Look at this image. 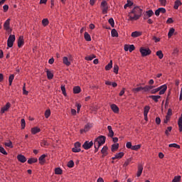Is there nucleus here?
Masks as SVG:
<instances>
[{
	"instance_id": "4",
	"label": "nucleus",
	"mask_w": 182,
	"mask_h": 182,
	"mask_svg": "<svg viewBox=\"0 0 182 182\" xmlns=\"http://www.w3.org/2000/svg\"><path fill=\"white\" fill-rule=\"evenodd\" d=\"M139 52L141 54V56H149V55H151V50L149 48H141L139 49Z\"/></svg>"
},
{
	"instance_id": "23",
	"label": "nucleus",
	"mask_w": 182,
	"mask_h": 182,
	"mask_svg": "<svg viewBox=\"0 0 182 182\" xmlns=\"http://www.w3.org/2000/svg\"><path fill=\"white\" fill-rule=\"evenodd\" d=\"M130 6H133V1L127 0V4L124 6V9H127V8H130Z\"/></svg>"
},
{
	"instance_id": "40",
	"label": "nucleus",
	"mask_w": 182,
	"mask_h": 182,
	"mask_svg": "<svg viewBox=\"0 0 182 182\" xmlns=\"http://www.w3.org/2000/svg\"><path fill=\"white\" fill-rule=\"evenodd\" d=\"M4 145L6 146V147H9L10 149L14 148V145H12V141H9L8 142H5Z\"/></svg>"
},
{
	"instance_id": "53",
	"label": "nucleus",
	"mask_w": 182,
	"mask_h": 182,
	"mask_svg": "<svg viewBox=\"0 0 182 182\" xmlns=\"http://www.w3.org/2000/svg\"><path fill=\"white\" fill-rule=\"evenodd\" d=\"M161 6H166L167 5V0H159Z\"/></svg>"
},
{
	"instance_id": "25",
	"label": "nucleus",
	"mask_w": 182,
	"mask_h": 182,
	"mask_svg": "<svg viewBox=\"0 0 182 182\" xmlns=\"http://www.w3.org/2000/svg\"><path fill=\"white\" fill-rule=\"evenodd\" d=\"M84 38L87 42H90V41H92V37H90V34L87 32L84 33Z\"/></svg>"
},
{
	"instance_id": "14",
	"label": "nucleus",
	"mask_w": 182,
	"mask_h": 182,
	"mask_svg": "<svg viewBox=\"0 0 182 182\" xmlns=\"http://www.w3.org/2000/svg\"><path fill=\"white\" fill-rule=\"evenodd\" d=\"M10 23H11V18H8L5 21V23L4 24V29H6V31H9V29H10V26H9Z\"/></svg>"
},
{
	"instance_id": "43",
	"label": "nucleus",
	"mask_w": 182,
	"mask_h": 182,
	"mask_svg": "<svg viewBox=\"0 0 182 182\" xmlns=\"http://www.w3.org/2000/svg\"><path fill=\"white\" fill-rule=\"evenodd\" d=\"M168 147H170V148L173 147V149H180V145H178L176 143H173V144H170L168 145Z\"/></svg>"
},
{
	"instance_id": "28",
	"label": "nucleus",
	"mask_w": 182,
	"mask_h": 182,
	"mask_svg": "<svg viewBox=\"0 0 182 182\" xmlns=\"http://www.w3.org/2000/svg\"><path fill=\"white\" fill-rule=\"evenodd\" d=\"M174 32H176V29H174V28H171L168 33V37L171 38V36H173V35H174Z\"/></svg>"
},
{
	"instance_id": "31",
	"label": "nucleus",
	"mask_w": 182,
	"mask_h": 182,
	"mask_svg": "<svg viewBox=\"0 0 182 182\" xmlns=\"http://www.w3.org/2000/svg\"><path fill=\"white\" fill-rule=\"evenodd\" d=\"M141 90H143V87H138L132 89L134 93H139V92H141Z\"/></svg>"
},
{
	"instance_id": "36",
	"label": "nucleus",
	"mask_w": 182,
	"mask_h": 182,
	"mask_svg": "<svg viewBox=\"0 0 182 182\" xmlns=\"http://www.w3.org/2000/svg\"><path fill=\"white\" fill-rule=\"evenodd\" d=\"M101 153L103 156H107V146H104L101 150Z\"/></svg>"
},
{
	"instance_id": "37",
	"label": "nucleus",
	"mask_w": 182,
	"mask_h": 182,
	"mask_svg": "<svg viewBox=\"0 0 182 182\" xmlns=\"http://www.w3.org/2000/svg\"><path fill=\"white\" fill-rule=\"evenodd\" d=\"M38 161V159L36 158H31L28 160V164H32L33 163H36Z\"/></svg>"
},
{
	"instance_id": "11",
	"label": "nucleus",
	"mask_w": 182,
	"mask_h": 182,
	"mask_svg": "<svg viewBox=\"0 0 182 182\" xmlns=\"http://www.w3.org/2000/svg\"><path fill=\"white\" fill-rule=\"evenodd\" d=\"M46 154H43L42 156H41L38 159V161L39 164L41 166H43V164H45V163H46Z\"/></svg>"
},
{
	"instance_id": "24",
	"label": "nucleus",
	"mask_w": 182,
	"mask_h": 182,
	"mask_svg": "<svg viewBox=\"0 0 182 182\" xmlns=\"http://www.w3.org/2000/svg\"><path fill=\"white\" fill-rule=\"evenodd\" d=\"M82 91V89L79 86H75L73 87V93L75 95H78V93H80Z\"/></svg>"
},
{
	"instance_id": "50",
	"label": "nucleus",
	"mask_w": 182,
	"mask_h": 182,
	"mask_svg": "<svg viewBox=\"0 0 182 182\" xmlns=\"http://www.w3.org/2000/svg\"><path fill=\"white\" fill-rule=\"evenodd\" d=\"M108 22L111 25L112 28H114V20H113V18H110L108 20Z\"/></svg>"
},
{
	"instance_id": "35",
	"label": "nucleus",
	"mask_w": 182,
	"mask_h": 182,
	"mask_svg": "<svg viewBox=\"0 0 182 182\" xmlns=\"http://www.w3.org/2000/svg\"><path fill=\"white\" fill-rule=\"evenodd\" d=\"M146 16H148V18H151V16H153V15H154V12L153 11V10H149L146 11Z\"/></svg>"
},
{
	"instance_id": "47",
	"label": "nucleus",
	"mask_w": 182,
	"mask_h": 182,
	"mask_svg": "<svg viewBox=\"0 0 182 182\" xmlns=\"http://www.w3.org/2000/svg\"><path fill=\"white\" fill-rule=\"evenodd\" d=\"M0 153L4 154V156H8V152L5 150V149L2 146H0Z\"/></svg>"
},
{
	"instance_id": "29",
	"label": "nucleus",
	"mask_w": 182,
	"mask_h": 182,
	"mask_svg": "<svg viewBox=\"0 0 182 182\" xmlns=\"http://www.w3.org/2000/svg\"><path fill=\"white\" fill-rule=\"evenodd\" d=\"M156 55L159 59H163V58H164V54H163V51H161V50H158Z\"/></svg>"
},
{
	"instance_id": "58",
	"label": "nucleus",
	"mask_w": 182,
	"mask_h": 182,
	"mask_svg": "<svg viewBox=\"0 0 182 182\" xmlns=\"http://www.w3.org/2000/svg\"><path fill=\"white\" fill-rule=\"evenodd\" d=\"M155 122L156 124H160V123H161V119H160V117H156Z\"/></svg>"
},
{
	"instance_id": "49",
	"label": "nucleus",
	"mask_w": 182,
	"mask_h": 182,
	"mask_svg": "<svg viewBox=\"0 0 182 182\" xmlns=\"http://www.w3.org/2000/svg\"><path fill=\"white\" fill-rule=\"evenodd\" d=\"M132 162V159H127L123 165L124 167H127V166H129L130 164V163Z\"/></svg>"
},
{
	"instance_id": "56",
	"label": "nucleus",
	"mask_w": 182,
	"mask_h": 182,
	"mask_svg": "<svg viewBox=\"0 0 182 182\" xmlns=\"http://www.w3.org/2000/svg\"><path fill=\"white\" fill-rule=\"evenodd\" d=\"M152 39L153 41H154L155 43H157V42H160V38H158L156 36H154Z\"/></svg>"
},
{
	"instance_id": "54",
	"label": "nucleus",
	"mask_w": 182,
	"mask_h": 182,
	"mask_svg": "<svg viewBox=\"0 0 182 182\" xmlns=\"http://www.w3.org/2000/svg\"><path fill=\"white\" fill-rule=\"evenodd\" d=\"M26 126V123L25 122V119H21V129H25V127Z\"/></svg>"
},
{
	"instance_id": "19",
	"label": "nucleus",
	"mask_w": 182,
	"mask_h": 182,
	"mask_svg": "<svg viewBox=\"0 0 182 182\" xmlns=\"http://www.w3.org/2000/svg\"><path fill=\"white\" fill-rule=\"evenodd\" d=\"M111 109L114 113H119V107L116 104L111 105Z\"/></svg>"
},
{
	"instance_id": "20",
	"label": "nucleus",
	"mask_w": 182,
	"mask_h": 182,
	"mask_svg": "<svg viewBox=\"0 0 182 182\" xmlns=\"http://www.w3.org/2000/svg\"><path fill=\"white\" fill-rule=\"evenodd\" d=\"M23 36H20L18 38V48H21L22 46H23Z\"/></svg>"
},
{
	"instance_id": "44",
	"label": "nucleus",
	"mask_w": 182,
	"mask_h": 182,
	"mask_svg": "<svg viewBox=\"0 0 182 182\" xmlns=\"http://www.w3.org/2000/svg\"><path fill=\"white\" fill-rule=\"evenodd\" d=\"M149 112H150V107L145 106L144 108V114H149Z\"/></svg>"
},
{
	"instance_id": "13",
	"label": "nucleus",
	"mask_w": 182,
	"mask_h": 182,
	"mask_svg": "<svg viewBox=\"0 0 182 182\" xmlns=\"http://www.w3.org/2000/svg\"><path fill=\"white\" fill-rule=\"evenodd\" d=\"M17 160L20 161V163H26V157L22 154H18L17 156Z\"/></svg>"
},
{
	"instance_id": "60",
	"label": "nucleus",
	"mask_w": 182,
	"mask_h": 182,
	"mask_svg": "<svg viewBox=\"0 0 182 182\" xmlns=\"http://www.w3.org/2000/svg\"><path fill=\"white\" fill-rule=\"evenodd\" d=\"M173 22H174L173 18H168L166 21V23H173Z\"/></svg>"
},
{
	"instance_id": "16",
	"label": "nucleus",
	"mask_w": 182,
	"mask_h": 182,
	"mask_svg": "<svg viewBox=\"0 0 182 182\" xmlns=\"http://www.w3.org/2000/svg\"><path fill=\"white\" fill-rule=\"evenodd\" d=\"M149 98L152 99V100H154V102L157 103L159 102V99H161V96H160V95H150Z\"/></svg>"
},
{
	"instance_id": "2",
	"label": "nucleus",
	"mask_w": 182,
	"mask_h": 182,
	"mask_svg": "<svg viewBox=\"0 0 182 182\" xmlns=\"http://www.w3.org/2000/svg\"><path fill=\"white\" fill-rule=\"evenodd\" d=\"M105 143H106V136L101 135L97 137L94 140L95 153H97V151H99L100 146H103Z\"/></svg>"
},
{
	"instance_id": "32",
	"label": "nucleus",
	"mask_w": 182,
	"mask_h": 182,
	"mask_svg": "<svg viewBox=\"0 0 182 182\" xmlns=\"http://www.w3.org/2000/svg\"><path fill=\"white\" fill-rule=\"evenodd\" d=\"M93 125H92V124L90 123H87V124H85V127H84V130H85V132H89V130H90V129H92Z\"/></svg>"
},
{
	"instance_id": "62",
	"label": "nucleus",
	"mask_w": 182,
	"mask_h": 182,
	"mask_svg": "<svg viewBox=\"0 0 182 182\" xmlns=\"http://www.w3.org/2000/svg\"><path fill=\"white\" fill-rule=\"evenodd\" d=\"M77 112L79 113L80 112V107H82V105L80 104H77Z\"/></svg>"
},
{
	"instance_id": "33",
	"label": "nucleus",
	"mask_w": 182,
	"mask_h": 182,
	"mask_svg": "<svg viewBox=\"0 0 182 182\" xmlns=\"http://www.w3.org/2000/svg\"><path fill=\"white\" fill-rule=\"evenodd\" d=\"M181 181V176H174L173 179L172 180V182H180Z\"/></svg>"
},
{
	"instance_id": "17",
	"label": "nucleus",
	"mask_w": 182,
	"mask_h": 182,
	"mask_svg": "<svg viewBox=\"0 0 182 182\" xmlns=\"http://www.w3.org/2000/svg\"><path fill=\"white\" fill-rule=\"evenodd\" d=\"M143 173V165H139L138 166V171L136 173V176L140 177L141 176V173Z\"/></svg>"
},
{
	"instance_id": "38",
	"label": "nucleus",
	"mask_w": 182,
	"mask_h": 182,
	"mask_svg": "<svg viewBox=\"0 0 182 182\" xmlns=\"http://www.w3.org/2000/svg\"><path fill=\"white\" fill-rule=\"evenodd\" d=\"M141 148V144H137V145L132 146V150L137 151V150H139V149Z\"/></svg>"
},
{
	"instance_id": "45",
	"label": "nucleus",
	"mask_w": 182,
	"mask_h": 182,
	"mask_svg": "<svg viewBox=\"0 0 182 182\" xmlns=\"http://www.w3.org/2000/svg\"><path fill=\"white\" fill-rule=\"evenodd\" d=\"M171 130H173V127H168L166 130L165 131V134H166V136H169L170 135V132H171Z\"/></svg>"
},
{
	"instance_id": "1",
	"label": "nucleus",
	"mask_w": 182,
	"mask_h": 182,
	"mask_svg": "<svg viewBox=\"0 0 182 182\" xmlns=\"http://www.w3.org/2000/svg\"><path fill=\"white\" fill-rule=\"evenodd\" d=\"M143 15V9L140 6H135L128 13V21H139Z\"/></svg>"
},
{
	"instance_id": "48",
	"label": "nucleus",
	"mask_w": 182,
	"mask_h": 182,
	"mask_svg": "<svg viewBox=\"0 0 182 182\" xmlns=\"http://www.w3.org/2000/svg\"><path fill=\"white\" fill-rule=\"evenodd\" d=\"M74 166H75V162H73V161L70 160V161H68V167H69V168H72L73 167H74Z\"/></svg>"
},
{
	"instance_id": "9",
	"label": "nucleus",
	"mask_w": 182,
	"mask_h": 182,
	"mask_svg": "<svg viewBox=\"0 0 182 182\" xmlns=\"http://www.w3.org/2000/svg\"><path fill=\"white\" fill-rule=\"evenodd\" d=\"M80 143L79 141L77 142H75V144H74V147L72 149V151L73 153H79L80 152Z\"/></svg>"
},
{
	"instance_id": "61",
	"label": "nucleus",
	"mask_w": 182,
	"mask_h": 182,
	"mask_svg": "<svg viewBox=\"0 0 182 182\" xmlns=\"http://www.w3.org/2000/svg\"><path fill=\"white\" fill-rule=\"evenodd\" d=\"M159 12L160 14H166V9L164 8H159Z\"/></svg>"
},
{
	"instance_id": "42",
	"label": "nucleus",
	"mask_w": 182,
	"mask_h": 182,
	"mask_svg": "<svg viewBox=\"0 0 182 182\" xmlns=\"http://www.w3.org/2000/svg\"><path fill=\"white\" fill-rule=\"evenodd\" d=\"M117 149H119V144H114L112 145V151H115V150H117Z\"/></svg>"
},
{
	"instance_id": "15",
	"label": "nucleus",
	"mask_w": 182,
	"mask_h": 182,
	"mask_svg": "<svg viewBox=\"0 0 182 182\" xmlns=\"http://www.w3.org/2000/svg\"><path fill=\"white\" fill-rule=\"evenodd\" d=\"M46 75H47V77L49 80H51V79H53V72L49 70H46Z\"/></svg>"
},
{
	"instance_id": "51",
	"label": "nucleus",
	"mask_w": 182,
	"mask_h": 182,
	"mask_svg": "<svg viewBox=\"0 0 182 182\" xmlns=\"http://www.w3.org/2000/svg\"><path fill=\"white\" fill-rule=\"evenodd\" d=\"M26 84L24 83V85H23V95H26V96H28L29 92L26 91Z\"/></svg>"
},
{
	"instance_id": "59",
	"label": "nucleus",
	"mask_w": 182,
	"mask_h": 182,
	"mask_svg": "<svg viewBox=\"0 0 182 182\" xmlns=\"http://www.w3.org/2000/svg\"><path fill=\"white\" fill-rule=\"evenodd\" d=\"M173 114V111L171 110V109H168V112H167V114H166V116H169V117H170V116H171Z\"/></svg>"
},
{
	"instance_id": "64",
	"label": "nucleus",
	"mask_w": 182,
	"mask_h": 182,
	"mask_svg": "<svg viewBox=\"0 0 182 182\" xmlns=\"http://www.w3.org/2000/svg\"><path fill=\"white\" fill-rule=\"evenodd\" d=\"M97 182H105V180H103V178L100 177L97 178Z\"/></svg>"
},
{
	"instance_id": "27",
	"label": "nucleus",
	"mask_w": 182,
	"mask_h": 182,
	"mask_svg": "<svg viewBox=\"0 0 182 182\" xmlns=\"http://www.w3.org/2000/svg\"><path fill=\"white\" fill-rule=\"evenodd\" d=\"M113 68V61L110 60L109 63L105 66V70H110Z\"/></svg>"
},
{
	"instance_id": "63",
	"label": "nucleus",
	"mask_w": 182,
	"mask_h": 182,
	"mask_svg": "<svg viewBox=\"0 0 182 182\" xmlns=\"http://www.w3.org/2000/svg\"><path fill=\"white\" fill-rule=\"evenodd\" d=\"M50 116V109H47L46 110V118L49 117Z\"/></svg>"
},
{
	"instance_id": "3",
	"label": "nucleus",
	"mask_w": 182,
	"mask_h": 182,
	"mask_svg": "<svg viewBox=\"0 0 182 182\" xmlns=\"http://www.w3.org/2000/svg\"><path fill=\"white\" fill-rule=\"evenodd\" d=\"M166 90H167V85L165 84L158 87L157 88L151 90V95H156L157 92H159V95H164Z\"/></svg>"
},
{
	"instance_id": "57",
	"label": "nucleus",
	"mask_w": 182,
	"mask_h": 182,
	"mask_svg": "<svg viewBox=\"0 0 182 182\" xmlns=\"http://www.w3.org/2000/svg\"><path fill=\"white\" fill-rule=\"evenodd\" d=\"M135 47L134 45H130L129 47V52H132V50H134Z\"/></svg>"
},
{
	"instance_id": "39",
	"label": "nucleus",
	"mask_w": 182,
	"mask_h": 182,
	"mask_svg": "<svg viewBox=\"0 0 182 182\" xmlns=\"http://www.w3.org/2000/svg\"><path fill=\"white\" fill-rule=\"evenodd\" d=\"M62 173H63V171L62 170V168H55V174L60 175V174H62Z\"/></svg>"
},
{
	"instance_id": "10",
	"label": "nucleus",
	"mask_w": 182,
	"mask_h": 182,
	"mask_svg": "<svg viewBox=\"0 0 182 182\" xmlns=\"http://www.w3.org/2000/svg\"><path fill=\"white\" fill-rule=\"evenodd\" d=\"M9 107H11V103L7 102L4 107H3L1 109V114H4L5 112H8L9 110Z\"/></svg>"
},
{
	"instance_id": "41",
	"label": "nucleus",
	"mask_w": 182,
	"mask_h": 182,
	"mask_svg": "<svg viewBox=\"0 0 182 182\" xmlns=\"http://www.w3.org/2000/svg\"><path fill=\"white\" fill-rule=\"evenodd\" d=\"M15 78L14 75H11L9 77V86L12 85V82H14V79Z\"/></svg>"
},
{
	"instance_id": "26",
	"label": "nucleus",
	"mask_w": 182,
	"mask_h": 182,
	"mask_svg": "<svg viewBox=\"0 0 182 182\" xmlns=\"http://www.w3.org/2000/svg\"><path fill=\"white\" fill-rule=\"evenodd\" d=\"M111 36L112 38H117V36H119V33H117L116 29L113 28L111 31Z\"/></svg>"
},
{
	"instance_id": "5",
	"label": "nucleus",
	"mask_w": 182,
	"mask_h": 182,
	"mask_svg": "<svg viewBox=\"0 0 182 182\" xmlns=\"http://www.w3.org/2000/svg\"><path fill=\"white\" fill-rule=\"evenodd\" d=\"M14 42H15V35H10L7 40V46L12 48L14 46Z\"/></svg>"
},
{
	"instance_id": "30",
	"label": "nucleus",
	"mask_w": 182,
	"mask_h": 182,
	"mask_svg": "<svg viewBox=\"0 0 182 182\" xmlns=\"http://www.w3.org/2000/svg\"><path fill=\"white\" fill-rule=\"evenodd\" d=\"M39 132H41V129H39L38 127H36L31 129L32 134H36V133H39Z\"/></svg>"
},
{
	"instance_id": "22",
	"label": "nucleus",
	"mask_w": 182,
	"mask_h": 182,
	"mask_svg": "<svg viewBox=\"0 0 182 182\" xmlns=\"http://www.w3.org/2000/svg\"><path fill=\"white\" fill-rule=\"evenodd\" d=\"M131 36L132 38H139V36H141V32L140 31H134L132 33Z\"/></svg>"
},
{
	"instance_id": "8",
	"label": "nucleus",
	"mask_w": 182,
	"mask_h": 182,
	"mask_svg": "<svg viewBox=\"0 0 182 182\" xmlns=\"http://www.w3.org/2000/svg\"><path fill=\"white\" fill-rule=\"evenodd\" d=\"M93 144H95V142H93L92 141H86L83 144H82V147L85 150H89V149H90Z\"/></svg>"
},
{
	"instance_id": "12",
	"label": "nucleus",
	"mask_w": 182,
	"mask_h": 182,
	"mask_svg": "<svg viewBox=\"0 0 182 182\" xmlns=\"http://www.w3.org/2000/svg\"><path fill=\"white\" fill-rule=\"evenodd\" d=\"M124 156V152H119V153H117L114 155V157L112 158V160H119L120 159H122L123 156Z\"/></svg>"
},
{
	"instance_id": "46",
	"label": "nucleus",
	"mask_w": 182,
	"mask_h": 182,
	"mask_svg": "<svg viewBox=\"0 0 182 182\" xmlns=\"http://www.w3.org/2000/svg\"><path fill=\"white\" fill-rule=\"evenodd\" d=\"M113 72H114V73H115L116 75H117V73H119V65H114Z\"/></svg>"
},
{
	"instance_id": "21",
	"label": "nucleus",
	"mask_w": 182,
	"mask_h": 182,
	"mask_svg": "<svg viewBox=\"0 0 182 182\" xmlns=\"http://www.w3.org/2000/svg\"><path fill=\"white\" fill-rule=\"evenodd\" d=\"M182 6L181 1H180V0L175 1L174 5H173V8L175 9H178V6Z\"/></svg>"
},
{
	"instance_id": "52",
	"label": "nucleus",
	"mask_w": 182,
	"mask_h": 182,
	"mask_svg": "<svg viewBox=\"0 0 182 182\" xmlns=\"http://www.w3.org/2000/svg\"><path fill=\"white\" fill-rule=\"evenodd\" d=\"M61 91L63 92V95L64 96H68V94H66V88L65 87V85H61Z\"/></svg>"
},
{
	"instance_id": "55",
	"label": "nucleus",
	"mask_w": 182,
	"mask_h": 182,
	"mask_svg": "<svg viewBox=\"0 0 182 182\" xmlns=\"http://www.w3.org/2000/svg\"><path fill=\"white\" fill-rule=\"evenodd\" d=\"M127 149H132L133 148V146L132 145V143L130 141L127 142L126 144Z\"/></svg>"
},
{
	"instance_id": "34",
	"label": "nucleus",
	"mask_w": 182,
	"mask_h": 182,
	"mask_svg": "<svg viewBox=\"0 0 182 182\" xmlns=\"http://www.w3.org/2000/svg\"><path fill=\"white\" fill-rule=\"evenodd\" d=\"M96 58V55L95 54L86 56L85 58V60H93Z\"/></svg>"
},
{
	"instance_id": "6",
	"label": "nucleus",
	"mask_w": 182,
	"mask_h": 182,
	"mask_svg": "<svg viewBox=\"0 0 182 182\" xmlns=\"http://www.w3.org/2000/svg\"><path fill=\"white\" fill-rule=\"evenodd\" d=\"M101 9L102 14H107V10L109 9V6H107V2L106 1H102L101 3Z\"/></svg>"
},
{
	"instance_id": "7",
	"label": "nucleus",
	"mask_w": 182,
	"mask_h": 182,
	"mask_svg": "<svg viewBox=\"0 0 182 182\" xmlns=\"http://www.w3.org/2000/svg\"><path fill=\"white\" fill-rule=\"evenodd\" d=\"M70 58H72V55H68V57L65 56L63 58V63L65 65V66H70L72 61Z\"/></svg>"
},
{
	"instance_id": "18",
	"label": "nucleus",
	"mask_w": 182,
	"mask_h": 182,
	"mask_svg": "<svg viewBox=\"0 0 182 182\" xmlns=\"http://www.w3.org/2000/svg\"><path fill=\"white\" fill-rule=\"evenodd\" d=\"M151 89H154V86H153V85H146V86L143 87L142 90L144 92H150V90H151Z\"/></svg>"
}]
</instances>
